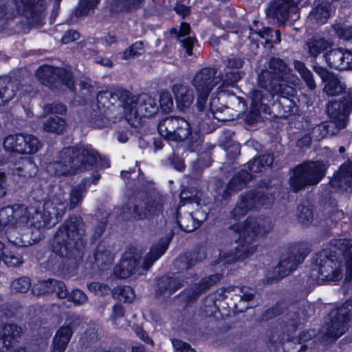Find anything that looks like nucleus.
<instances>
[{"instance_id": "f704fd0d", "label": "nucleus", "mask_w": 352, "mask_h": 352, "mask_svg": "<svg viewBox=\"0 0 352 352\" xmlns=\"http://www.w3.org/2000/svg\"><path fill=\"white\" fill-rule=\"evenodd\" d=\"M23 147L20 151L21 154H33L41 148V142L34 135H23Z\"/></svg>"}, {"instance_id": "7ed1b4c3", "label": "nucleus", "mask_w": 352, "mask_h": 352, "mask_svg": "<svg viewBox=\"0 0 352 352\" xmlns=\"http://www.w3.org/2000/svg\"><path fill=\"white\" fill-rule=\"evenodd\" d=\"M259 85L271 95L283 98L293 97L297 94L299 78L290 74L286 64L280 58H272L269 68L258 75Z\"/></svg>"}, {"instance_id": "c03bdc74", "label": "nucleus", "mask_w": 352, "mask_h": 352, "mask_svg": "<svg viewBox=\"0 0 352 352\" xmlns=\"http://www.w3.org/2000/svg\"><path fill=\"white\" fill-rule=\"evenodd\" d=\"M31 286L30 280L27 277H21L12 281L11 289L16 292H25Z\"/></svg>"}, {"instance_id": "6e6d98bb", "label": "nucleus", "mask_w": 352, "mask_h": 352, "mask_svg": "<svg viewBox=\"0 0 352 352\" xmlns=\"http://www.w3.org/2000/svg\"><path fill=\"white\" fill-rule=\"evenodd\" d=\"M172 344L175 352H196L189 344L179 340H173Z\"/></svg>"}, {"instance_id": "4c0bfd02", "label": "nucleus", "mask_w": 352, "mask_h": 352, "mask_svg": "<svg viewBox=\"0 0 352 352\" xmlns=\"http://www.w3.org/2000/svg\"><path fill=\"white\" fill-rule=\"evenodd\" d=\"M113 258L110 252L103 250L100 247L95 254V264L100 270H105L113 262Z\"/></svg>"}, {"instance_id": "0eeeda50", "label": "nucleus", "mask_w": 352, "mask_h": 352, "mask_svg": "<svg viewBox=\"0 0 352 352\" xmlns=\"http://www.w3.org/2000/svg\"><path fill=\"white\" fill-rule=\"evenodd\" d=\"M78 223L76 217H71L64 223L55 235L52 249L61 257L76 258L80 256L82 240Z\"/></svg>"}, {"instance_id": "5701e85b", "label": "nucleus", "mask_w": 352, "mask_h": 352, "mask_svg": "<svg viewBox=\"0 0 352 352\" xmlns=\"http://www.w3.org/2000/svg\"><path fill=\"white\" fill-rule=\"evenodd\" d=\"M172 91L179 110L184 111L191 106L194 101V93L190 88L182 84H176L173 86Z\"/></svg>"}, {"instance_id": "8fccbe9b", "label": "nucleus", "mask_w": 352, "mask_h": 352, "mask_svg": "<svg viewBox=\"0 0 352 352\" xmlns=\"http://www.w3.org/2000/svg\"><path fill=\"white\" fill-rule=\"evenodd\" d=\"M66 298L76 305H81L87 300L86 294L79 289H74L70 294L67 292Z\"/></svg>"}, {"instance_id": "473e14b6", "label": "nucleus", "mask_w": 352, "mask_h": 352, "mask_svg": "<svg viewBox=\"0 0 352 352\" xmlns=\"http://www.w3.org/2000/svg\"><path fill=\"white\" fill-rule=\"evenodd\" d=\"M23 142V134L10 135L5 138L3 147L7 151L20 153Z\"/></svg>"}, {"instance_id": "bf43d9fd", "label": "nucleus", "mask_w": 352, "mask_h": 352, "mask_svg": "<svg viewBox=\"0 0 352 352\" xmlns=\"http://www.w3.org/2000/svg\"><path fill=\"white\" fill-rule=\"evenodd\" d=\"M45 111L52 113L64 114L66 112V108L60 104H48L45 108Z\"/></svg>"}, {"instance_id": "ddd939ff", "label": "nucleus", "mask_w": 352, "mask_h": 352, "mask_svg": "<svg viewBox=\"0 0 352 352\" xmlns=\"http://www.w3.org/2000/svg\"><path fill=\"white\" fill-rule=\"evenodd\" d=\"M273 200L274 197L272 195H264L261 192H250L241 197L236 207L232 211L231 216L236 221L240 220L249 210L267 208L272 204Z\"/></svg>"}, {"instance_id": "58836bf2", "label": "nucleus", "mask_w": 352, "mask_h": 352, "mask_svg": "<svg viewBox=\"0 0 352 352\" xmlns=\"http://www.w3.org/2000/svg\"><path fill=\"white\" fill-rule=\"evenodd\" d=\"M201 220L195 219L190 214H188L185 217L177 218V223L179 226L186 232H190L197 229L201 226Z\"/></svg>"}, {"instance_id": "13d9d810", "label": "nucleus", "mask_w": 352, "mask_h": 352, "mask_svg": "<svg viewBox=\"0 0 352 352\" xmlns=\"http://www.w3.org/2000/svg\"><path fill=\"white\" fill-rule=\"evenodd\" d=\"M162 281L165 284L168 283V285L165 289L166 290H169L170 292L176 291L181 286V283L178 281L177 277V278L165 277L163 278Z\"/></svg>"}, {"instance_id": "e433bc0d", "label": "nucleus", "mask_w": 352, "mask_h": 352, "mask_svg": "<svg viewBox=\"0 0 352 352\" xmlns=\"http://www.w3.org/2000/svg\"><path fill=\"white\" fill-rule=\"evenodd\" d=\"M294 65L296 70L298 72L309 89L311 90L314 89L316 87V83L311 71L307 68L302 62L298 60H295Z\"/></svg>"}, {"instance_id": "cd10ccee", "label": "nucleus", "mask_w": 352, "mask_h": 352, "mask_svg": "<svg viewBox=\"0 0 352 352\" xmlns=\"http://www.w3.org/2000/svg\"><path fill=\"white\" fill-rule=\"evenodd\" d=\"M162 209V206L160 203L155 201H149L144 204L138 205L135 206L134 212L135 217L138 219L147 218L151 214H155L160 212Z\"/></svg>"}, {"instance_id": "bb28decb", "label": "nucleus", "mask_w": 352, "mask_h": 352, "mask_svg": "<svg viewBox=\"0 0 352 352\" xmlns=\"http://www.w3.org/2000/svg\"><path fill=\"white\" fill-rule=\"evenodd\" d=\"M72 335V331L69 326L62 327L55 334L52 352H64Z\"/></svg>"}, {"instance_id": "4be33fe9", "label": "nucleus", "mask_w": 352, "mask_h": 352, "mask_svg": "<svg viewBox=\"0 0 352 352\" xmlns=\"http://www.w3.org/2000/svg\"><path fill=\"white\" fill-rule=\"evenodd\" d=\"M330 184L333 188L343 191L352 190V162L342 164Z\"/></svg>"}, {"instance_id": "e2e57ef3", "label": "nucleus", "mask_w": 352, "mask_h": 352, "mask_svg": "<svg viewBox=\"0 0 352 352\" xmlns=\"http://www.w3.org/2000/svg\"><path fill=\"white\" fill-rule=\"evenodd\" d=\"M312 138L309 135H305L301 139L298 140V145L300 147L309 146L311 144Z\"/></svg>"}, {"instance_id": "39448f33", "label": "nucleus", "mask_w": 352, "mask_h": 352, "mask_svg": "<svg viewBox=\"0 0 352 352\" xmlns=\"http://www.w3.org/2000/svg\"><path fill=\"white\" fill-rule=\"evenodd\" d=\"M96 162V153L91 147H67L58 153L57 160L47 168L49 173L58 176L72 175L89 170Z\"/></svg>"}, {"instance_id": "393cba45", "label": "nucleus", "mask_w": 352, "mask_h": 352, "mask_svg": "<svg viewBox=\"0 0 352 352\" xmlns=\"http://www.w3.org/2000/svg\"><path fill=\"white\" fill-rule=\"evenodd\" d=\"M315 3V8L308 16L309 20L318 24L326 23L332 12L331 3L328 1L323 0H317Z\"/></svg>"}, {"instance_id": "052dcab7", "label": "nucleus", "mask_w": 352, "mask_h": 352, "mask_svg": "<svg viewBox=\"0 0 352 352\" xmlns=\"http://www.w3.org/2000/svg\"><path fill=\"white\" fill-rule=\"evenodd\" d=\"M79 38V34L74 30L67 32L62 37V43L67 44L72 41H76Z\"/></svg>"}, {"instance_id": "6ab92c4d", "label": "nucleus", "mask_w": 352, "mask_h": 352, "mask_svg": "<svg viewBox=\"0 0 352 352\" xmlns=\"http://www.w3.org/2000/svg\"><path fill=\"white\" fill-rule=\"evenodd\" d=\"M225 64L226 67L219 73L222 85H232L241 78V73L238 69L242 67L243 60L241 58L230 56Z\"/></svg>"}, {"instance_id": "680f3d73", "label": "nucleus", "mask_w": 352, "mask_h": 352, "mask_svg": "<svg viewBox=\"0 0 352 352\" xmlns=\"http://www.w3.org/2000/svg\"><path fill=\"white\" fill-rule=\"evenodd\" d=\"M252 103L257 107L263 100V94L261 90H255L252 92Z\"/></svg>"}, {"instance_id": "9d476101", "label": "nucleus", "mask_w": 352, "mask_h": 352, "mask_svg": "<svg viewBox=\"0 0 352 352\" xmlns=\"http://www.w3.org/2000/svg\"><path fill=\"white\" fill-rule=\"evenodd\" d=\"M216 70L212 67H204L198 71L193 77L192 84L197 92V106L199 111L204 109L208 96L213 87L222 84L220 74L215 77Z\"/></svg>"}, {"instance_id": "4468645a", "label": "nucleus", "mask_w": 352, "mask_h": 352, "mask_svg": "<svg viewBox=\"0 0 352 352\" xmlns=\"http://www.w3.org/2000/svg\"><path fill=\"white\" fill-rule=\"evenodd\" d=\"M19 14H24L31 25H40L45 16V0H20L16 3Z\"/></svg>"}, {"instance_id": "37998d69", "label": "nucleus", "mask_w": 352, "mask_h": 352, "mask_svg": "<svg viewBox=\"0 0 352 352\" xmlns=\"http://www.w3.org/2000/svg\"><path fill=\"white\" fill-rule=\"evenodd\" d=\"M85 192V184H80L74 186L70 193V206L75 207L80 201H81Z\"/></svg>"}, {"instance_id": "f3484780", "label": "nucleus", "mask_w": 352, "mask_h": 352, "mask_svg": "<svg viewBox=\"0 0 352 352\" xmlns=\"http://www.w3.org/2000/svg\"><path fill=\"white\" fill-rule=\"evenodd\" d=\"M300 0H278L272 7L274 17L280 22L294 21L299 18L298 4Z\"/></svg>"}, {"instance_id": "a211bd4d", "label": "nucleus", "mask_w": 352, "mask_h": 352, "mask_svg": "<svg viewBox=\"0 0 352 352\" xmlns=\"http://www.w3.org/2000/svg\"><path fill=\"white\" fill-rule=\"evenodd\" d=\"M307 254V250L300 252V250H294V251L287 254L281 258L278 265L276 268L278 274V278H283L290 274L294 270L298 264L302 263Z\"/></svg>"}, {"instance_id": "9b49d317", "label": "nucleus", "mask_w": 352, "mask_h": 352, "mask_svg": "<svg viewBox=\"0 0 352 352\" xmlns=\"http://www.w3.org/2000/svg\"><path fill=\"white\" fill-rule=\"evenodd\" d=\"M331 321L327 324L325 333L335 340L348 329L352 318V300L346 301L340 307L331 311Z\"/></svg>"}, {"instance_id": "774afa93", "label": "nucleus", "mask_w": 352, "mask_h": 352, "mask_svg": "<svg viewBox=\"0 0 352 352\" xmlns=\"http://www.w3.org/2000/svg\"><path fill=\"white\" fill-rule=\"evenodd\" d=\"M116 41V38L112 35H107L104 36L101 40L102 43L107 45H110L113 43H115Z\"/></svg>"}, {"instance_id": "412c9836", "label": "nucleus", "mask_w": 352, "mask_h": 352, "mask_svg": "<svg viewBox=\"0 0 352 352\" xmlns=\"http://www.w3.org/2000/svg\"><path fill=\"white\" fill-rule=\"evenodd\" d=\"M32 289V292L36 295L56 292L60 298H65L67 296V289L65 284L53 279L38 280L34 283Z\"/></svg>"}, {"instance_id": "7c9ffc66", "label": "nucleus", "mask_w": 352, "mask_h": 352, "mask_svg": "<svg viewBox=\"0 0 352 352\" xmlns=\"http://www.w3.org/2000/svg\"><path fill=\"white\" fill-rule=\"evenodd\" d=\"M190 25L186 23H181L178 40L182 46L186 49L188 55H192V48L194 45L195 39L191 37H186L190 33Z\"/></svg>"}, {"instance_id": "a19ab883", "label": "nucleus", "mask_w": 352, "mask_h": 352, "mask_svg": "<svg viewBox=\"0 0 352 352\" xmlns=\"http://www.w3.org/2000/svg\"><path fill=\"white\" fill-rule=\"evenodd\" d=\"M221 279L219 274H213L202 278L197 284L194 286L195 296L199 295L204 290L212 286Z\"/></svg>"}, {"instance_id": "5fc2aeb1", "label": "nucleus", "mask_w": 352, "mask_h": 352, "mask_svg": "<svg viewBox=\"0 0 352 352\" xmlns=\"http://www.w3.org/2000/svg\"><path fill=\"white\" fill-rule=\"evenodd\" d=\"M160 104L164 111L170 110L173 106V101L170 94L167 91L161 93L159 99Z\"/></svg>"}, {"instance_id": "dca6fc26", "label": "nucleus", "mask_w": 352, "mask_h": 352, "mask_svg": "<svg viewBox=\"0 0 352 352\" xmlns=\"http://www.w3.org/2000/svg\"><path fill=\"white\" fill-rule=\"evenodd\" d=\"M129 100L130 102H126L124 106L126 116L141 113L144 116H151L158 109L155 98L148 94H142L137 99L132 97Z\"/></svg>"}, {"instance_id": "a18cd8bd", "label": "nucleus", "mask_w": 352, "mask_h": 352, "mask_svg": "<svg viewBox=\"0 0 352 352\" xmlns=\"http://www.w3.org/2000/svg\"><path fill=\"white\" fill-rule=\"evenodd\" d=\"M144 44L142 41H138L127 48L122 54L124 60H128L142 54L144 49Z\"/></svg>"}, {"instance_id": "423d86ee", "label": "nucleus", "mask_w": 352, "mask_h": 352, "mask_svg": "<svg viewBox=\"0 0 352 352\" xmlns=\"http://www.w3.org/2000/svg\"><path fill=\"white\" fill-rule=\"evenodd\" d=\"M168 246V240L167 239H162L157 243L153 245L142 265H140V260L142 257L140 252L131 250L125 252L121 261L114 268V274L120 278H126L133 275L143 274L164 254Z\"/></svg>"}, {"instance_id": "603ef678", "label": "nucleus", "mask_w": 352, "mask_h": 352, "mask_svg": "<svg viewBox=\"0 0 352 352\" xmlns=\"http://www.w3.org/2000/svg\"><path fill=\"white\" fill-rule=\"evenodd\" d=\"M338 36L344 40H349L352 38V26L347 25H337L335 28Z\"/></svg>"}, {"instance_id": "c756f323", "label": "nucleus", "mask_w": 352, "mask_h": 352, "mask_svg": "<svg viewBox=\"0 0 352 352\" xmlns=\"http://www.w3.org/2000/svg\"><path fill=\"white\" fill-rule=\"evenodd\" d=\"M14 94V82L8 78L0 77V105L12 99Z\"/></svg>"}, {"instance_id": "2f4dec72", "label": "nucleus", "mask_w": 352, "mask_h": 352, "mask_svg": "<svg viewBox=\"0 0 352 352\" xmlns=\"http://www.w3.org/2000/svg\"><path fill=\"white\" fill-rule=\"evenodd\" d=\"M346 86L344 83L335 76H329L325 82L324 91L329 96H336L342 93Z\"/></svg>"}, {"instance_id": "c9c22d12", "label": "nucleus", "mask_w": 352, "mask_h": 352, "mask_svg": "<svg viewBox=\"0 0 352 352\" xmlns=\"http://www.w3.org/2000/svg\"><path fill=\"white\" fill-rule=\"evenodd\" d=\"M21 166H17L15 171L19 176L32 177L37 172V166L30 158H21Z\"/></svg>"}, {"instance_id": "a878e982", "label": "nucleus", "mask_w": 352, "mask_h": 352, "mask_svg": "<svg viewBox=\"0 0 352 352\" xmlns=\"http://www.w3.org/2000/svg\"><path fill=\"white\" fill-rule=\"evenodd\" d=\"M331 47V42L322 37L316 36L307 41L305 46V50L310 57L316 58L321 53Z\"/></svg>"}, {"instance_id": "f03ea898", "label": "nucleus", "mask_w": 352, "mask_h": 352, "mask_svg": "<svg viewBox=\"0 0 352 352\" xmlns=\"http://www.w3.org/2000/svg\"><path fill=\"white\" fill-rule=\"evenodd\" d=\"M331 245L330 248L322 250L312 258L310 276L318 284L335 282L342 278L344 265L339 258L340 255L345 260L347 272L346 279H351L352 239H335Z\"/></svg>"}, {"instance_id": "72a5a7b5", "label": "nucleus", "mask_w": 352, "mask_h": 352, "mask_svg": "<svg viewBox=\"0 0 352 352\" xmlns=\"http://www.w3.org/2000/svg\"><path fill=\"white\" fill-rule=\"evenodd\" d=\"M274 162L272 155H263L258 158L254 159L248 164V168L251 173L261 172L265 166H270Z\"/></svg>"}, {"instance_id": "49530a36", "label": "nucleus", "mask_w": 352, "mask_h": 352, "mask_svg": "<svg viewBox=\"0 0 352 352\" xmlns=\"http://www.w3.org/2000/svg\"><path fill=\"white\" fill-rule=\"evenodd\" d=\"M298 221L302 224H307L312 219L311 210L305 206H299L296 214Z\"/></svg>"}, {"instance_id": "864d4df0", "label": "nucleus", "mask_w": 352, "mask_h": 352, "mask_svg": "<svg viewBox=\"0 0 352 352\" xmlns=\"http://www.w3.org/2000/svg\"><path fill=\"white\" fill-rule=\"evenodd\" d=\"M228 289L234 292H239L240 298L243 300L249 301L252 300L254 296V291L246 287L241 288L239 287L233 286L228 287Z\"/></svg>"}, {"instance_id": "b1692460", "label": "nucleus", "mask_w": 352, "mask_h": 352, "mask_svg": "<svg viewBox=\"0 0 352 352\" xmlns=\"http://www.w3.org/2000/svg\"><path fill=\"white\" fill-rule=\"evenodd\" d=\"M21 329L16 324L0 326V352L8 350L19 336Z\"/></svg>"}, {"instance_id": "1a4fd4ad", "label": "nucleus", "mask_w": 352, "mask_h": 352, "mask_svg": "<svg viewBox=\"0 0 352 352\" xmlns=\"http://www.w3.org/2000/svg\"><path fill=\"white\" fill-rule=\"evenodd\" d=\"M326 166L320 162H309L296 166L290 177V186L298 192L307 185L318 184L324 175Z\"/></svg>"}, {"instance_id": "f8f14e48", "label": "nucleus", "mask_w": 352, "mask_h": 352, "mask_svg": "<svg viewBox=\"0 0 352 352\" xmlns=\"http://www.w3.org/2000/svg\"><path fill=\"white\" fill-rule=\"evenodd\" d=\"M159 133L164 138L173 141H183L192 135L189 122L179 117H170L158 124Z\"/></svg>"}, {"instance_id": "ea45409f", "label": "nucleus", "mask_w": 352, "mask_h": 352, "mask_svg": "<svg viewBox=\"0 0 352 352\" xmlns=\"http://www.w3.org/2000/svg\"><path fill=\"white\" fill-rule=\"evenodd\" d=\"M19 248L14 245H11L9 249H6L3 258H1L5 264L10 267H16L22 263V257L16 252Z\"/></svg>"}, {"instance_id": "4d7b16f0", "label": "nucleus", "mask_w": 352, "mask_h": 352, "mask_svg": "<svg viewBox=\"0 0 352 352\" xmlns=\"http://www.w3.org/2000/svg\"><path fill=\"white\" fill-rule=\"evenodd\" d=\"M87 287L89 291L98 295L106 294L109 290L107 285L96 282L89 283Z\"/></svg>"}, {"instance_id": "79ce46f5", "label": "nucleus", "mask_w": 352, "mask_h": 352, "mask_svg": "<svg viewBox=\"0 0 352 352\" xmlns=\"http://www.w3.org/2000/svg\"><path fill=\"white\" fill-rule=\"evenodd\" d=\"M143 0H114L112 10L116 12L129 11L140 6Z\"/></svg>"}, {"instance_id": "09e8293b", "label": "nucleus", "mask_w": 352, "mask_h": 352, "mask_svg": "<svg viewBox=\"0 0 352 352\" xmlns=\"http://www.w3.org/2000/svg\"><path fill=\"white\" fill-rule=\"evenodd\" d=\"M99 0H80L77 13L79 15H85L90 10L94 9Z\"/></svg>"}, {"instance_id": "c85d7f7f", "label": "nucleus", "mask_w": 352, "mask_h": 352, "mask_svg": "<svg viewBox=\"0 0 352 352\" xmlns=\"http://www.w3.org/2000/svg\"><path fill=\"white\" fill-rule=\"evenodd\" d=\"M67 126L65 118L54 116L43 122V130L56 134H61L66 129Z\"/></svg>"}, {"instance_id": "0e129e2a", "label": "nucleus", "mask_w": 352, "mask_h": 352, "mask_svg": "<svg viewBox=\"0 0 352 352\" xmlns=\"http://www.w3.org/2000/svg\"><path fill=\"white\" fill-rule=\"evenodd\" d=\"M96 62L104 67H111L112 66V62L109 58L98 57L96 58Z\"/></svg>"}, {"instance_id": "f257e3e1", "label": "nucleus", "mask_w": 352, "mask_h": 352, "mask_svg": "<svg viewBox=\"0 0 352 352\" xmlns=\"http://www.w3.org/2000/svg\"><path fill=\"white\" fill-rule=\"evenodd\" d=\"M66 198L61 191L59 194L45 201L40 210L41 203L27 207L14 205L0 210V227L8 225L27 226L41 229L56 225L66 209Z\"/></svg>"}, {"instance_id": "aec40b11", "label": "nucleus", "mask_w": 352, "mask_h": 352, "mask_svg": "<svg viewBox=\"0 0 352 352\" xmlns=\"http://www.w3.org/2000/svg\"><path fill=\"white\" fill-rule=\"evenodd\" d=\"M324 57L331 67L339 70L352 67V53L349 51L335 49L327 52Z\"/></svg>"}, {"instance_id": "de8ad7c7", "label": "nucleus", "mask_w": 352, "mask_h": 352, "mask_svg": "<svg viewBox=\"0 0 352 352\" xmlns=\"http://www.w3.org/2000/svg\"><path fill=\"white\" fill-rule=\"evenodd\" d=\"M115 293L119 294V298L126 302H131L135 298L133 289L129 286L118 287L115 289Z\"/></svg>"}, {"instance_id": "3c124183", "label": "nucleus", "mask_w": 352, "mask_h": 352, "mask_svg": "<svg viewBox=\"0 0 352 352\" xmlns=\"http://www.w3.org/2000/svg\"><path fill=\"white\" fill-rule=\"evenodd\" d=\"M124 316V309L120 305H116L113 307V312L111 316V320L112 323L115 325H120L122 327L123 324H120L123 320Z\"/></svg>"}, {"instance_id": "6e6552de", "label": "nucleus", "mask_w": 352, "mask_h": 352, "mask_svg": "<svg viewBox=\"0 0 352 352\" xmlns=\"http://www.w3.org/2000/svg\"><path fill=\"white\" fill-rule=\"evenodd\" d=\"M352 111V94H349L343 101L329 102L327 107V111L333 121L327 124L317 125L312 130V138L319 140L327 135H333L336 133L330 130L334 125L338 131L346 126L347 117Z\"/></svg>"}, {"instance_id": "69168bd1", "label": "nucleus", "mask_w": 352, "mask_h": 352, "mask_svg": "<svg viewBox=\"0 0 352 352\" xmlns=\"http://www.w3.org/2000/svg\"><path fill=\"white\" fill-rule=\"evenodd\" d=\"M175 10L179 14L182 16H186L189 14L188 8L184 5H177Z\"/></svg>"}, {"instance_id": "2eb2a0df", "label": "nucleus", "mask_w": 352, "mask_h": 352, "mask_svg": "<svg viewBox=\"0 0 352 352\" xmlns=\"http://www.w3.org/2000/svg\"><path fill=\"white\" fill-rule=\"evenodd\" d=\"M36 76L46 86H52L56 79L61 80L69 89H72L74 85L72 74L65 69L43 65L36 70Z\"/></svg>"}, {"instance_id": "20e7f679", "label": "nucleus", "mask_w": 352, "mask_h": 352, "mask_svg": "<svg viewBox=\"0 0 352 352\" xmlns=\"http://www.w3.org/2000/svg\"><path fill=\"white\" fill-rule=\"evenodd\" d=\"M232 229L239 235L237 241L238 245L234 253H228L227 256L225 254H219L221 261L225 263L243 260L252 254L256 248L254 241V237L258 234H263L269 232L271 225L270 221L264 218L249 217L243 223L233 224Z\"/></svg>"}, {"instance_id": "338daca9", "label": "nucleus", "mask_w": 352, "mask_h": 352, "mask_svg": "<svg viewBox=\"0 0 352 352\" xmlns=\"http://www.w3.org/2000/svg\"><path fill=\"white\" fill-rule=\"evenodd\" d=\"M5 175L3 173H0V198L3 197L6 195L5 189Z\"/></svg>"}]
</instances>
